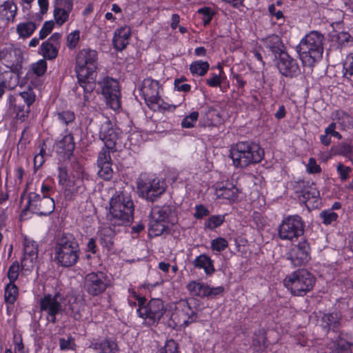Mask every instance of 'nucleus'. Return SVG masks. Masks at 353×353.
Masks as SVG:
<instances>
[{
	"label": "nucleus",
	"instance_id": "f257e3e1",
	"mask_svg": "<svg viewBox=\"0 0 353 353\" xmlns=\"http://www.w3.org/2000/svg\"><path fill=\"white\" fill-rule=\"evenodd\" d=\"M97 52L91 49H82L76 57L75 72L78 83L84 92V100L95 88L97 69Z\"/></svg>",
	"mask_w": 353,
	"mask_h": 353
},
{
	"label": "nucleus",
	"instance_id": "f03ea898",
	"mask_svg": "<svg viewBox=\"0 0 353 353\" xmlns=\"http://www.w3.org/2000/svg\"><path fill=\"white\" fill-rule=\"evenodd\" d=\"M324 36L318 31H311L301 39L296 47L299 58L305 66L313 67L321 59Z\"/></svg>",
	"mask_w": 353,
	"mask_h": 353
},
{
	"label": "nucleus",
	"instance_id": "7ed1b4c3",
	"mask_svg": "<svg viewBox=\"0 0 353 353\" xmlns=\"http://www.w3.org/2000/svg\"><path fill=\"white\" fill-rule=\"evenodd\" d=\"M79 257V244L70 233H59L56 238L54 260L61 266L71 267Z\"/></svg>",
	"mask_w": 353,
	"mask_h": 353
},
{
	"label": "nucleus",
	"instance_id": "20e7f679",
	"mask_svg": "<svg viewBox=\"0 0 353 353\" xmlns=\"http://www.w3.org/2000/svg\"><path fill=\"white\" fill-rule=\"evenodd\" d=\"M230 157L236 168H245L259 163L264 157V150L252 141H240L230 148Z\"/></svg>",
	"mask_w": 353,
	"mask_h": 353
},
{
	"label": "nucleus",
	"instance_id": "39448f33",
	"mask_svg": "<svg viewBox=\"0 0 353 353\" xmlns=\"http://www.w3.org/2000/svg\"><path fill=\"white\" fill-rule=\"evenodd\" d=\"M316 282L314 276L306 269H299L287 275L284 286L294 296H303L310 292Z\"/></svg>",
	"mask_w": 353,
	"mask_h": 353
},
{
	"label": "nucleus",
	"instance_id": "423d86ee",
	"mask_svg": "<svg viewBox=\"0 0 353 353\" xmlns=\"http://www.w3.org/2000/svg\"><path fill=\"white\" fill-rule=\"evenodd\" d=\"M134 205L130 196L125 191L116 192L110 201V214L112 219L119 221H132L134 219Z\"/></svg>",
	"mask_w": 353,
	"mask_h": 353
},
{
	"label": "nucleus",
	"instance_id": "0eeeda50",
	"mask_svg": "<svg viewBox=\"0 0 353 353\" xmlns=\"http://www.w3.org/2000/svg\"><path fill=\"white\" fill-rule=\"evenodd\" d=\"M145 298L138 299L139 307L137 312L139 316L145 319L148 325H154L159 322L164 314L166 309L162 300L152 299L148 303H145Z\"/></svg>",
	"mask_w": 353,
	"mask_h": 353
},
{
	"label": "nucleus",
	"instance_id": "6e6552de",
	"mask_svg": "<svg viewBox=\"0 0 353 353\" xmlns=\"http://www.w3.org/2000/svg\"><path fill=\"white\" fill-rule=\"evenodd\" d=\"M121 130L114 127L110 121L104 119L101 124L99 137L104 142L105 146L112 152L121 149L123 146Z\"/></svg>",
	"mask_w": 353,
	"mask_h": 353
},
{
	"label": "nucleus",
	"instance_id": "1a4fd4ad",
	"mask_svg": "<svg viewBox=\"0 0 353 353\" xmlns=\"http://www.w3.org/2000/svg\"><path fill=\"white\" fill-rule=\"evenodd\" d=\"M299 201L305 204L310 210L316 208L320 204L319 192L314 183L299 182L296 190Z\"/></svg>",
	"mask_w": 353,
	"mask_h": 353
},
{
	"label": "nucleus",
	"instance_id": "9d476101",
	"mask_svg": "<svg viewBox=\"0 0 353 353\" xmlns=\"http://www.w3.org/2000/svg\"><path fill=\"white\" fill-rule=\"evenodd\" d=\"M23 61L22 51L13 44H6L0 48V61H3L8 69L13 71H21Z\"/></svg>",
	"mask_w": 353,
	"mask_h": 353
},
{
	"label": "nucleus",
	"instance_id": "9b49d317",
	"mask_svg": "<svg viewBox=\"0 0 353 353\" xmlns=\"http://www.w3.org/2000/svg\"><path fill=\"white\" fill-rule=\"evenodd\" d=\"M99 84L101 85L102 94L110 107L114 110L119 109L121 91L119 82L112 78L105 77Z\"/></svg>",
	"mask_w": 353,
	"mask_h": 353
},
{
	"label": "nucleus",
	"instance_id": "f8f14e48",
	"mask_svg": "<svg viewBox=\"0 0 353 353\" xmlns=\"http://www.w3.org/2000/svg\"><path fill=\"white\" fill-rule=\"evenodd\" d=\"M137 188L142 196L150 201L156 200L165 191L164 183L159 179L141 177L138 181Z\"/></svg>",
	"mask_w": 353,
	"mask_h": 353
},
{
	"label": "nucleus",
	"instance_id": "ddd939ff",
	"mask_svg": "<svg viewBox=\"0 0 353 353\" xmlns=\"http://www.w3.org/2000/svg\"><path fill=\"white\" fill-rule=\"evenodd\" d=\"M159 83L151 78L145 79L139 88V90L150 109L155 110L156 106L161 107L160 102L162 101L159 94Z\"/></svg>",
	"mask_w": 353,
	"mask_h": 353
},
{
	"label": "nucleus",
	"instance_id": "4468645a",
	"mask_svg": "<svg viewBox=\"0 0 353 353\" xmlns=\"http://www.w3.org/2000/svg\"><path fill=\"white\" fill-rule=\"evenodd\" d=\"M108 286V279L102 272L90 273L85 278L84 288L92 296L102 294Z\"/></svg>",
	"mask_w": 353,
	"mask_h": 353
},
{
	"label": "nucleus",
	"instance_id": "2eb2a0df",
	"mask_svg": "<svg viewBox=\"0 0 353 353\" xmlns=\"http://www.w3.org/2000/svg\"><path fill=\"white\" fill-rule=\"evenodd\" d=\"M171 318L174 321L175 326L186 327L195 322L198 315L188 301H183L179 303Z\"/></svg>",
	"mask_w": 353,
	"mask_h": 353
},
{
	"label": "nucleus",
	"instance_id": "dca6fc26",
	"mask_svg": "<svg viewBox=\"0 0 353 353\" xmlns=\"http://www.w3.org/2000/svg\"><path fill=\"white\" fill-rule=\"evenodd\" d=\"M309 243L303 240L294 245L287 253V259L294 267L306 265L310 260Z\"/></svg>",
	"mask_w": 353,
	"mask_h": 353
},
{
	"label": "nucleus",
	"instance_id": "f3484780",
	"mask_svg": "<svg viewBox=\"0 0 353 353\" xmlns=\"http://www.w3.org/2000/svg\"><path fill=\"white\" fill-rule=\"evenodd\" d=\"M62 298L59 293L54 296L50 294L45 295L40 301V309L47 312L48 321L55 323L57 321L56 315L62 310Z\"/></svg>",
	"mask_w": 353,
	"mask_h": 353
},
{
	"label": "nucleus",
	"instance_id": "a211bd4d",
	"mask_svg": "<svg viewBox=\"0 0 353 353\" xmlns=\"http://www.w3.org/2000/svg\"><path fill=\"white\" fill-rule=\"evenodd\" d=\"M276 65L279 72L287 77H296L301 73L297 61L285 52L280 53Z\"/></svg>",
	"mask_w": 353,
	"mask_h": 353
},
{
	"label": "nucleus",
	"instance_id": "6ab92c4d",
	"mask_svg": "<svg viewBox=\"0 0 353 353\" xmlns=\"http://www.w3.org/2000/svg\"><path fill=\"white\" fill-rule=\"evenodd\" d=\"M120 224L117 225L112 222H101L99 228L98 233L100 236L101 243L108 250L113 248V238L117 232L116 228Z\"/></svg>",
	"mask_w": 353,
	"mask_h": 353
},
{
	"label": "nucleus",
	"instance_id": "aec40b11",
	"mask_svg": "<svg viewBox=\"0 0 353 353\" xmlns=\"http://www.w3.org/2000/svg\"><path fill=\"white\" fill-rule=\"evenodd\" d=\"M303 234V222H282L279 228V235L282 239L292 241Z\"/></svg>",
	"mask_w": 353,
	"mask_h": 353
},
{
	"label": "nucleus",
	"instance_id": "412c9836",
	"mask_svg": "<svg viewBox=\"0 0 353 353\" xmlns=\"http://www.w3.org/2000/svg\"><path fill=\"white\" fill-rule=\"evenodd\" d=\"M238 192V188L232 182H221L215 185V194L219 198L234 201Z\"/></svg>",
	"mask_w": 353,
	"mask_h": 353
},
{
	"label": "nucleus",
	"instance_id": "4be33fe9",
	"mask_svg": "<svg viewBox=\"0 0 353 353\" xmlns=\"http://www.w3.org/2000/svg\"><path fill=\"white\" fill-rule=\"evenodd\" d=\"M17 12V6L14 0H0V19L13 21Z\"/></svg>",
	"mask_w": 353,
	"mask_h": 353
},
{
	"label": "nucleus",
	"instance_id": "5701e85b",
	"mask_svg": "<svg viewBox=\"0 0 353 353\" xmlns=\"http://www.w3.org/2000/svg\"><path fill=\"white\" fill-rule=\"evenodd\" d=\"M149 217L152 221H172L175 218V212L170 206H155L150 210Z\"/></svg>",
	"mask_w": 353,
	"mask_h": 353
},
{
	"label": "nucleus",
	"instance_id": "b1692460",
	"mask_svg": "<svg viewBox=\"0 0 353 353\" xmlns=\"http://www.w3.org/2000/svg\"><path fill=\"white\" fill-rule=\"evenodd\" d=\"M331 152L334 155L344 157L353 164V143L351 141H344L332 146Z\"/></svg>",
	"mask_w": 353,
	"mask_h": 353
},
{
	"label": "nucleus",
	"instance_id": "393cba45",
	"mask_svg": "<svg viewBox=\"0 0 353 353\" xmlns=\"http://www.w3.org/2000/svg\"><path fill=\"white\" fill-rule=\"evenodd\" d=\"M21 71H13L11 69L0 74V83L8 90L14 89L19 83Z\"/></svg>",
	"mask_w": 353,
	"mask_h": 353
},
{
	"label": "nucleus",
	"instance_id": "a878e982",
	"mask_svg": "<svg viewBox=\"0 0 353 353\" xmlns=\"http://www.w3.org/2000/svg\"><path fill=\"white\" fill-rule=\"evenodd\" d=\"M341 316L338 312L323 314L321 316V326L326 332L332 330L335 331L341 323Z\"/></svg>",
	"mask_w": 353,
	"mask_h": 353
},
{
	"label": "nucleus",
	"instance_id": "bb28decb",
	"mask_svg": "<svg viewBox=\"0 0 353 353\" xmlns=\"http://www.w3.org/2000/svg\"><path fill=\"white\" fill-rule=\"evenodd\" d=\"M85 189L82 179L69 180L65 188L64 195L67 199L72 200L77 194L83 192Z\"/></svg>",
	"mask_w": 353,
	"mask_h": 353
},
{
	"label": "nucleus",
	"instance_id": "cd10ccee",
	"mask_svg": "<svg viewBox=\"0 0 353 353\" xmlns=\"http://www.w3.org/2000/svg\"><path fill=\"white\" fill-rule=\"evenodd\" d=\"M130 36V30L129 28H121L117 30L112 39L114 48L117 50H123L128 44Z\"/></svg>",
	"mask_w": 353,
	"mask_h": 353
},
{
	"label": "nucleus",
	"instance_id": "c85d7f7f",
	"mask_svg": "<svg viewBox=\"0 0 353 353\" xmlns=\"http://www.w3.org/2000/svg\"><path fill=\"white\" fill-rule=\"evenodd\" d=\"M90 347L98 353H116L118 350L117 344L112 340L104 339L101 341L92 343Z\"/></svg>",
	"mask_w": 353,
	"mask_h": 353
},
{
	"label": "nucleus",
	"instance_id": "c756f323",
	"mask_svg": "<svg viewBox=\"0 0 353 353\" xmlns=\"http://www.w3.org/2000/svg\"><path fill=\"white\" fill-rule=\"evenodd\" d=\"M57 148L59 152L63 153L69 157L72 154L75 148L73 137L71 134L64 136L57 143Z\"/></svg>",
	"mask_w": 353,
	"mask_h": 353
},
{
	"label": "nucleus",
	"instance_id": "7c9ffc66",
	"mask_svg": "<svg viewBox=\"0 0 353 353\" xmlns=\"http://www.w3.org/2000/svg\"><path fill=\"white\" fill-rule=\"evenodd\" d=\"M50 190V188L49 186L42 185L41 192L43 194V198L40 201L39 206L41 205H48V208L45 211H39L35 212L36 214H41V215H47L52 213L54 209V202L52 198H49L47 196V193Z\"/></svg>",
	"mask_w": 353,
	"mask_h": 353
},
{
	"label": "nucleus",
	"instance_id": "2f4dec72",
	"mask_svg": "<svg viewBox=\"0 0 353 353\" xmlns=\"http://www.w3.org/2000/svg\"><path fill=\"white\" fill-rule=\"evenodd\" d=\"M193 264L195 268L204 269L205 273L208 274H210L214 271L212 261L209 256L205 254L197 256L194 259Z\"/></svg>",
	"mask_w": 353,
	"mask_h": 353
},
{
	"label": "nucleus",
	"instance_id": "473e14b6",
	"mask_svg": "<svg viewBox=\"0 0 353 353\" xmlns=\"http://www.w3.org/2000/svg\"><path fill=\"white\" fill-rule=\"evenodd\" d=\"M265 47L274 54L284 52L281 50V41L277 35H271L263 40Z\"/></svg>",
	"mask_w": 353,
	"mask_h": 353
},
{
	"label": "nucleus",
	"instance_id": "72a5a7b5",
	"mask_svg": "<svg viewBox=\"0 0 353 353\" xmlns=\"http://www.w3.org/2000/svg\"><path fill=\"white\" fill-rule=\"evenodd\" d=\"M210 65L207 61H196L190 65V70L192 74L199 76H203L209 70Z\"/></svg>",
	"mask_w": 353,
	"mask_h": 353
},
{
	"label": "nucleus",
	"instance_id": "f704fd0d",
	"mask_svg": "<svg viewBox=\"0 0 353 353\" xmlns=\"http://www.w3.org/2000/svg\"><path fill=\"white\" fill-rule=\"evenodd\" d=\"M149 235L157 236L161 235L163 232L170 233V229L168 225H165L163 222H150Z\"/></svg>",
	"mask_w": 353,
	"mask_h": 353
},
{
	"label": "nucleus",
	"instance_id": "c9c22d12",
	"mask_svg": "<svg viewBox=\"0 0 353 353\" xmlns=\"http://www.w3.org/2000/svg\"><path fill=\"white\" fill-rule=\"evenodd\" d=\"M36 29L34 23L28 21L21 23L17 27V32L21 37H29Z\"/></svg>",
	"mask_w": 353,
	"mask_h": 353
},
{
	"label": "nucleus",
	"instance_id": "e433bc0d",
	"mask_svg": "<svg viewBox=\"0 0 353 353\" xmlns=\"http://www.w3.org/2000/svg\"><path fill=\"white\" fill-rule=\"evenodd\" d=\"M18 295V288L14 283H10L7 285L5 290V301L6 303L13 304Z\"/></svg>",
	"mask_w": 353,
	"mask_h": 353
},
{
	"label": "nucleus",
	"instance_id": "4c0bfd02",
	"mask_svg": "<svg viewBox=\"0 0 353 353\" xmlns=\"http://www.w3.org/2000/svg\"><path fill=\"white\" fill-rule=\"evenodd\" d=\"M41 50L43 56L48 59H54L58 54L57 47L50 42H43L41 46Z\"/></svg>",
	"mask_w": 353,
	"mask_h": 353
},
{
	"label": "nucleus",
	"instance_id": "58836bf2",
	"mask_svg": "<svg viewBox=\"0 0 353 353\" xmlns=\"http://www.w3.org/2000/svg\"><path fill=\"white\" fill-rule=\"evenodd\" d=\"M205 288L206 285L196 281H192L187 285V289L192 295L201 297H205Z\"/></svg>",
	"mask_w": 353,
	"mask_h": 353
},
{
	"label": "nucleus",
	"instance_id": "ea45409f",
	"mask_svg": "<svg viewBox=\"0 0 353 353\" xmlns=\"http://www.w3.org/2000/svg\"><path fill=\"white\" fill-rule=\"evenodd\" d=\"M353 343L347 341L341 336L337 341L335 353H352Z\"/></svg>",
	"mask_w": 353,
	"mask_h": 353
},
{
	"label": "nucleus",
	"instance_id": "a19ab883",
	"mask_svg": "<svg viewBox=\"0 0 353 353\" xmlns=\"http://www.w3.org/2000/svg\"><path fill=\"white\" fill-rule=\"evenodd\" d=\"M40 201V196L39 194L34 192L30 193L28 195V205L25 208L23 211L29 210L32 211L34 213H36L35 212L41 211L39 209L37 210V205L39 206Z\"/></svg>",
	"mask_w": 353,
	"mask_h": 353
},
{
	"label": "nucleus",
	"instance_id": "79ce46f5",
	"mask_svg": "<svg viewBox=\"0 0 353 353\" xmlns=\"http://www.w3.org/2000/svg\"><path fill=\"white\" fill-rule=\"evenodd\" d=\"M24 255H29V256L37 257L38 248L37 245L33 241H30L27 238L24 239V248H23Z\"/></svg>",
	"mask_w": 353,
	"mask_h": 353
},
{
	"label": "nucleus",
	"instance_id": "37998d69",
	"mask_svg": "<svg viewBox=\"0 0 353 353\" xmlns=\"http://www.w3.org/2000/svg\"><path fill=\"white\" fill-rule=\"evenodd\" d=\"M332 41L338 43L341 46L347 45L353 38L347 32H335L332 35Z\"/></svg>",
	"mask_w": 353,
	"mask_h": 353
},
{
	"label": "nucleus",
	"instance_id": "c03bdc74",
	"mask_svg": "<svg viewBox=\"0 0 353 353\" xmlns=\"http://www.w3.org/2000/svg\"><path fill=\"white\" fill-rule=\"evenodd\" d=\"M54 17L56 23L61 26L68 19L69 12L63 8H57L54 9Z\"/></svg>",
	"mask_w": 353,
	"mask_h": 353
},
{
	"label": "nucleus",
	"instance_id": "a18cd8bd",
	"mask_svg": "<svg viewBox=\"0 0 353 353\" xmlns=\"http://www.w3.org/2000/svg\"><path fill=\"white\" fill-rule=\"evenodd\" d=\"M112 163L98 165L99 170L98 174L99 177L104 180H110L113 175V170L111 168Z\"/></svg>",
	"mask_w": 353,
	"mask_h": 353
},
{
	"label": "nucleus",
	"instance_id": "49530a36",
	"mask_svg": "<svg viewBox=\"0 0 353 353\" xmlns=\"http://www.w3.org/2000/svg\"><path fill=\"white\" fill-rule=\"evenodd\" d=\"M336 172L339 175L340 180L341 181H345L350 177L352 168L344 165L342 163H339L336 165Z\"/></svg>",
	"mask_w": 353,
	"mask_h": 353
},
{
	"label": "nucleus",
	"instance_id": "de8ad7c7",
	"mask_svg": "<svg viewBox=\"0 0 353 353\" xmlns=\"http://www.w3.org/2000/svg\"><path fill=\"white\" fill-rule=\"evenodd\" d=\"M83 305L81 303L74 302L70 306V316L75 320H80L82 317L81 312L83 311Z\"/></svg>",
	"mask_w": 353,
	"mask_h": 353
},
{
	"label": "nucleus",
	"instance_id": "09e8293b",
	"mask_svg": "<svg viewBox=\"0 0 353 353\" xmlns=\"http://www.w3.org/2000/svg\"><path fill=\"white\" fill-rule=\"evenodd\" d=\"M198 112H192L182 120L181 126L185 128H190L194 127V123L198 119Z\"/></svg>",
	"mask_w": 353,
	"mask_h": 353
},
{
	"label": "nucleus",
	"instance_id": "8fccbe9b",
	"mask_svg": "<svg viewBox=\"0 0 353 353\" xmlns=\"http://www.w3.org/2000/svg\"><path fill=\"white\" fill-rule=\"evenodd\" d=\"M37 259V257H35L34 256L32 257L29 256V255L23 254V257L21 259V269L28 272L32 271Z\"/></svg>",
	"mask_w": 353,
	"mask_h": 353
},
{
	"label": "nucleus",
	"instance_id": "3c124183",
	"mask_svg": "<svg viewBox=\"0 0 353 353\" xmlns=\"http://www.w3.org/2000/svg\"><path fill=\"white\" fill-rule=\"evenodd\" d=\"M19 264L18 261H14L10 266L8 272V277L10 280V283H14L19 277Z\"/></svg>",
	"mask_w": 353,
	"mask_h": 353
},
{
	"label": "nucleus",
	"instance_id": "603ef678",
	"mask_svg": "<svg viewBox=\"0 0 353 353\" xmlns=\"http://www.w3.org/2000/svg\"><path fill=\"white\" fill-rule=\"evenodd\" d=\"M80 39V32L74 30L67 37V46L70 49H74L78 44Z\"/></svg>",
	"mask_w": 353,
	"mask_h": 353
},
{
	"label": "nucleus",
	"instance_id": "864d4df0",
	"mask_svg": "<svg viewBox=\"0 0 353 353\" xmlns=\"http://www.w3.org/2000/svg\"><path fill=\"white\" fill-rule=\"evenodd\" d=\"M159 353H179L178 344L172 339L168 340L165 345L160 349Z\"/></svg>",
	"mask_w": 353,
	"mask_h": 353
},
{
	"label": "nucleus",
	"instance_id": "5fc2aeb1",
	"mask_svg": "<svg viewBox=\"0 0 353 353\" xmlns=\"http://www.w3.org/2000/svg\"><path fill=\"white\" fill-rule=\"evenodd\" d=\"M159 353H179L178 344L172 339L168 340L165 345L160 349Z\"/></svg>",
	"mask_w": 353,
	"mask_h": 353
},
{
	"label": "nucleus",
	"instance_id": "6e6d98bb",
	"mask_svg": "<svg viewBox=\"0 0 353 353\" xmlns=\"http://www.w3.org/2000/svg\"><path fill=\"white\" fill-rule=\"evenodd\" d=\"M110 152L105 146L99 153L97 163L98 165L112 163V160L110 155Z\"/></svg>",
	"mask_w": 353,
	"mask_h": 353
},
{
	"label": "nucleus",
	"instance_id": "4d7b16f0",
	"mask_svg": "<svg viewBox=\"0 0 353 353\" xmlns=\"http://www.w3.org/2000/svg\"><path fill=\"white\" fill-rule=\"evenodd\" d=\"M46 61L43 59L39 60L32 65L33 72L39 77L43 75L46 72Z\"/></svg>",
	"mask_w": 353,
	"mask_h": 353
},
{
	"label": "nucleus",
	"instance_id": "13d9d810",
	"mask_svg": "<svg viewBox=\"0 0 353 353\" xmlns=\"http://www.w3.org/2000/svg\"><path fill=\"white\" fill-rule=\"evenodd\" d=\"M344 76H353V52L349 54L343 63Z\"/></svg>",
	"mask_w": 353,
	"mask_h": 353
},
{
	"label": "nucleus",
	"instance_id": "bf43d9fd",
	"mask_svg": "<svg viewBox=\"0 0 353 353\" xmlns=\"http://www.w3.org/2000/svg\"><path fill=\"white\" fill-rule=\"evenodd\" d=\"M228 245V241L224 238H217L211 242V246L214 250L221 252Z\"/></svg>",
	"mask_w": 353,
	"mask_h": 353
},
{
	"label": "nucleus",
	"instance_id": "052dcab7",
	"mask_svg": "<svg viewBox=\"0 0 353 353\" xmlns=\"http://www.w3.org/2000/svg\"><path fill=\"white\" fill-rule=\"evenodd\" d=\"M59 346L62 350H74L75 346L74 340L72 336H68L67 339L60 338Z\"/></svg>",
	"mask_w": 353,
	"mask_h": 353
},
{
	"label": "nucleus",
	"instance_id": "680f3d73",
	"mask_svg": "<svg viewBox=\"0 0 353 353\" xmlns=\"http://www.w3.org/2000/svg\"><path fill=\"white\" fill-rule=\"evenodd\" d=\"M59 121L64 124H68L74 119V114L70 111L59 112L57 114Z\"/></svg>",
	"mask_w": 353,
	"mask_h": 353
},
{
	"label": "nucleus",
	"instance_id": "e2e57ef3",
	"mask_svg": "<svg viewBox=\"0 0 353 353\" xmlns=\"http://www.w3.org/2000/svg\"><path fill=\"white\" fill-rule=\"evenodd\" d=\"M198 13L203 15L202 20L205 26L208 24L212 18L214 12L210 8L205 7L198 10Z\"/></svg>",
	"mask_w": 353,
	"mask_h": 353
},
{
	"label": "nucleus",
	"instance_id": "0e129e2a",
	"mask_svg": "<svg viewBox=\"0 0 353 353\" xmlns=\"http://www.w3.org/2000/svg\"><path fill=\"white\" fill-rule=\"evenodd\" d=\"M54 25V22L52 21H46L39 31V39L46 38L52 32Z\"/></svg>",
	"mask_w": 353,
	"mask_h": 353
},
{
	"label": "nucleus",
	"instance_id": "69168bd1",
	"mask_svg": "<svg viewBox=\"0 0 353 353\" xmlns=\"http://www.w3.org/2000/svg\"><path fill=\"white\" fill-rule=\"evenodd\" d=\"M210 214L209 210L203 205H198L195 207L194 216L197 219H202Z\"/></svg>",
	"mask_w": 353,
	"mask_h": 353
},
{
	"label": "nucleus",
	"instance_id": "338daca9",
	"mask_svg": "<svg viewBox=\"0 0 353 353\" xmlns=\"http://www.w3.org/2000/svg\"><path fill=\"white\" fill-rule=\"evenodd\" d=\"M224 291L223 286H219L216 288H210L206 285L205 296L214 298L217 295L222 294Z\"/></svg>",
	"mask_w": 353,
	"mask_h": 353
},
{
	"label": "nucleus",
	"instance_id": "774afa93",
	"mask_svg": "<svg viewBox=\"0 0 353 353\" xmlns=\"http://www.w3.org/2000/svg\"><path fill=\"white\" fill-rule=\"evenodd\" d=\"M20 97L26 103L28 108H29L35 100V96L32 90L21 92Z\"/></svg>",
	"mask_w": 353,
	"mask_h": 353
}]
</instances>
